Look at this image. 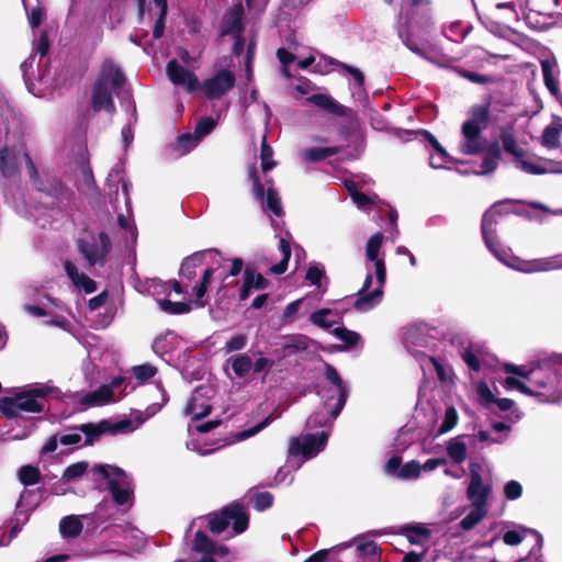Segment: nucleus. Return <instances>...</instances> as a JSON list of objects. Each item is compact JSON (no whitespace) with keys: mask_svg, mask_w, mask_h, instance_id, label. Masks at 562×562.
<instances>
[{"mask_svg":"<svg viewBox=\"0 0 562 562\" xmlns=\"http://www.w3.org/2000/svg\"><path fill=\"white\" fill-rule=\"evenodd\" d=\"M218 252L214 249L196 251L183 259L180 267V281H172V290L177 294L186 293L192 300L188 302H171L169 300H157L161 311L172 314H186L192 308H200L205 306L204 296L207 291L209 283L216 271L214 266L203 269L201 278L191 285V281L196 277V270L203 266L207 259L217 262Z\"/></svg>","mask_w":562,"mask_h":562,"instance_id":"nucleus-1","label":"nucleus"},{"mask_svg":"<svg viewBox=\"0 0 562 562\" xmlns=\"http://www.w3.org/2000/svg\"><path fill=\"white\" fill-rule=\"evenodd\" d=\"M505 371L515 374L507 376L504 386L507 390H518L535 397L540 403L558 404L562 402V374L553 359L543 361L529 370L515 364H506Z\"/></svg>","mask_w":562,"mask_h":562,"instance_id":"nucleus-2","label":"nucleus"},{"mask_svg":"<svg viewBox=\"0 0 562 562\" xmlns=\"http://www.w3.org/2000/svg\"><path fill=\"white\" fill-rule=\"evenodd\" d=\"M157 389L161 392V404H153L147 409L150 411L143 417L142 414H137L135 418H124L121 420H101L98 424H85L79 428H72L66 434H61L59 436V442L64 446H87L92 445L94 441L99 439L101 435H116V434H128L137 428H139L145 420L151 415L156 414L162 405L168 402V397L166 391L162 389L161 384H157Z\"/></svg>","mask_w":562,"mask_h":562,"instance_id":"nucleus-3","label":"nucleus"},{"mask_svg":"<svg viewBox=\"0 0 562 562\" xmlns=\"http://www.w3.org/2000/svg\"><path fill=\"white\" fill-rule=\"evenodd\" d=\"M495 216L496 210L494 207L484 213L482 218V234L486 247L501 262L524 273L548 272L562 269V254L532 260H521L513 256L512 250L504 247L496 236Z\"/></svg>","mask_w":562,"mask_h":562,"instance_id":"nucleus-4","label":"nucleus"},{"mask_svg":"<svg viewBox=\"0 0 562 562\" xmlns=\"http://www.w3.org/2000/svg\"><path fill=\"white\" fill-rule=\"evenodd\" d=\"M60 395L61 391L50 381L27 384L12 396L0 397V412L9 418L23 414H43L49 411L48 401L59 398Z\"/></svg>","mask_w":562,"mask_h":562,"instance_id":"nucleus-5","label":"nucleus"},{"mask_svg":"<svg viewBox=\"0 0 562 562\" xmlns=\"http://www.w3.org/2000/svg\"><path fill=\"white\" fill-rule=\"evenodd\" d=\"M333 411L334 406L330 409H325L322 406L321 409L308 417L306 422L307 429L313 430L316 428H327V430H322L315 435L307 434L301 438H291L289 443L290 457L302 456L304 460H308L316 457L325 449L331 426L336 420V418L333 417Z\"/></svg>","mask_w":562,"mask_h":562,"instance_id":"nucleus-6","label":"nucleus"},{"mask_svg":"<svg viewBox=\"0 0 562 562\" xmlns=\"http://www.w3.org/2000/svg\"><path fill=\"white\" fill-rule=\"evenodd\" d=\"M124 80L122 70L111 59L104 60L92 91L93 110H104L113 114L115 112L113 94L123 86Z\"/></svg>","mask_w":562,"mask_h":562,"instance_id":"nucleus-7","label":"nucleus"},{"mask_svg":"<svg viewBox=\"0 0 562 562\" xmlns=\"http://www.w3.org/2000/svg\"><path fill=\"white\" fill-rule=\"evenodd\" d=\"M490 121V104L474 105L469 112V119L461 126L459 150L464 155H476L484 150L486 140L482 132Z\"/></svg>","mask_w":562,"mask_h":562,"instance_id":"nucleus-8","label":"nucleus"},{"mask_svg":"<svg viewBox=\"0 0 562 562\" xmlns=\"http://www.w3.org/2000/svg\"><path fill=\"white\" fill-rule=\"evenodd\" d=\"M93 474L106 481L114 502L119 505H131L133 499V482L123 470L112 465H95Z\"/></svg>","mask_w":562,"mask_h":562,"instance_id":"nucleus-9","label":"nucleus"},{"mask_svg":"<svg viewBox=\"0 0 562 562\" xmlns=\"http://www.w3.org/2000/svg\"><path fill=\"white\" fill-rule=\"evenodd\" d=\"M78 250L89 267H104L112 249L111 240L106 233H86L77 241Z\"/></svg>","mask_w":562,"mask_h":562,"instance_id":"nucleus-10","label":"nucleus"},{"mask_svg":"<svg viewBox=\"0 0 562 562\" xmlns=\"http://www.w3.org/2000/svg\"><path fill=\"white\" fill-rule=\"evenodd\" d=\"M249 517L241 504L234 503L224 507L221 513L209 516L210 530L213 533L223 532L231 524L234 535L243 533L248 528Z\"/></svg>","mask_w":562,"mask_h":562,"instance_id":"nucleus-11","label":"nucleus"},{"mask_svg":"<svg viewBox=\"0 0 562 562\" xmlns=\"http://www.w3.org/2000/svg\"><path fill=\"white\" fill-rule=\"evenodd\" d=\"M236 83V76L229 68L214 67L210 77L200 82L199 92L209 100H218L229 91Z\"/></svg>","mask_w":562,"mask_h":562,"instance_id":"nucleus-12","label":"nucleus"},{"mask_svg":"<svg viewBox=\"0 0 562 562\" xmlns=\"http://www.w3.org/2000/svg\"><path fill=\"white\" fill-rule=\"evenodd\" d=\"M25 162L29 176H36V167L22 145L4 146L0 150V172L5 178H12L20 171L22 162Z\"/></svg>","mask_w":562,"mask_h":562,"instance_id":"nucleus-13","label":"nucleus"},{"mask_svg":"<svg viewBox=\"0 0 562 562\" xmlns=\"http://www.w3.org/2000/svg\"><path fill=\"white\" fill-rule=\"evenodd\" d=\"M367 276L363 282L362 288L358 291L357 300L353 303L355 308L358 312H368L375 307L382 300L383 296V286L384 284H381L376 281V286L369 291L370 286L372 285L373 281V272L374 268L370 265H366Z\"/></svg>","mask_w":562,"mask_h":562,"instance_id":"nucleus-14","label":"nucleus"},{"mask_svg":"<svg viewBox=\"0 0 562 562\" xmlns=\"http://www.w3.org/2000/svg\"><path fill=\"white\" fill-rule=\"evenodd\" d=\"M249 179L252 182V195L257 201H260L262 209L266 212L270 211L278 217L282 216L283 211L278 192L272 188H268L265 198V188L258 178V170L255 166L249 168Z\"/></svg>","mask_w":562,"mask_h":562,"instance_id":"nucleus-15","label":"nucleus"},{"mask_svg":"<svg viewBox=\"0 0 562 562\" xmlns=\"http://www.w3.org/2000/svg\"><path fill=\"white\" fill-rule=\"evenodd\" d=\"M168 79L178 87H182L188 93L199 92L200 80L198 76L182 66L178 60L171 59L166 67Z\"/></svg>","mask_w":562,"mask_h":562,"instance_id":"nucleus-16","label":"nucleus"},{"mask_svg":"<svg viewBox=\"0 0 562 562\" xmlns=\"http://www.w3.org/2000/svg\"><path fill=\"white\" fill-rule=\"evenodd\" d=\"M32 186L40 192L45 193L56 200L63 201L69 199L72 192H69L60 182V180L49 172L40 173L36 170V176H30Z\"/></svg>","mask_w":562,"mask_h":562,"instance_id":"nucleus-17","label":"nucleus"},{"mask_svg":"<svg viewBox=\"0 0 562 562\" xmlns=\"http://www.w3.org/2000/svg\"><path fill=\"white\" fill-rule=\"evenodd\" d=\"M513 162L517 169L528 175H544L562 171L557 167V162L527 154L526 151H524L521 155H518L517 158L513 160Z\"/></svg>","mask_w":562,"mask_h":562,"instance_id":"nucleus-18","label":"nucleus"},{"mask_svg":"<svg viewBox=\"0 0 562 562\" xmlns=\"http://www.w3.org/2000/svg\"><path fill=\"white\" fill-rule=\"evenodd\" d=\"M383 235L376 233L372 235L366 246L367 263L374 268V274L376 281L381 284H385L386 281V269L384 257L380 255L382 247Z\"/></svg>","mask_w":562,"mask_h":562,"instance_id":"nucleus-19","label":"nucleus"},{"mask_svg":"<svg viewBox=\"0 0 562 562\" xmlns=\"http://www.w3.org/2000/svg\"><path fill=\"white\" fill-rule=\"evenodd\" d=\"M210 393L212 390L209 386L196 387L186 406V414L192 416L194 420L207 416L211 412Z\"/></svg>","mask_w":562,"mask_h":562,"instance_id":"nucleus-20","label":"nucleus"},{"mask_svg":"<svg viewBox=\"0 0 562 562\" xmlns=\"http://www.w3.org/2000/svg\"><path fill=\"white\" fill-rule=\"evenodd\" d=\"M324 374L329 384L334 385V391L337 393V402L335 403L333 411V417L337 418L347 402L349 389L347 383L342 381L338 371L331 364H325Z\"/></svg>","mask_w":562,"mask_h":562,"instance_id":"nucleus-21","label":"nucleus"},{"mask_svg":"<svg viewBox=\"0 0 562 562\" xmlns=\"http://www.w3.org/2000/svg\"><path fill=\"white\" fill-rule=\"evenodd\" d=\"M121 384L122 379L116 378L110 384L101 385L98 390L81 395L79 403L86 407L105 405L114 401L113 391Z\"/></svg>","mask_w":562,"mask_h":562,"instance_id":"nucleus-22","label":"nucleus"},{"mask_svg":"<svg viewBox=\"0 0 562 562\" xmlns=\"http://www.w3.org/2000/svg\"><path fill=\"white\" fill-rule=\"evenodd\" d=\"M490 493L491 486L483 483V479L477 471L471 470L470 484L467 491L471 505L487 508V497Z\"/></svg>","mask_w":562,"mask_h":562,"instance_id":"nucleus-23","label":"nucleus"},{"mask_svg":"<svg viewBox=\"0 0 562 562\" xmlns=\"http://www.w3.org/2000/svg\"><path fill=\"white\" fill-rule=\"evenodd\" d=\"M243 16H244V8L241 2H237L233 4L229 10L225 13L222 26H221V35L225 36L228 34H239L243 32Z\"/></svg>","mask_w":562,"mask_h":562,"instance_id":"nucleus-24","label":"nucleus"},{"mask_svg":"<svg viewBox=\"0 0 562 562\" xmlns=\"http://www.w3.org/2000/svg\"><path fill=\"white\" fill-rule=\"evenodd\" d=\"M528 538H531L533 541L532 548H537V551H541L543 543L542 536L532 529L519 527L513 530H508L503 535V542L507 546L514 547L520 544Z\"/></svg>","mask_w":562,"mask_h":562,"instance_id":"nucleus-25","label":"nucleus"},{"mask_svg":"<svg viewBox=\"0 0 562 562\" xmlns=\"http://www.w3.org/2000/svg\"><path fill=\"white\" fill-rule=\"evenodd\" d=\"M397 34H398L400 38L402 40L403 44L411 52L422 56L423 58H425V59H427L429 61L438 63V60L436 58V54L431 49H429L423 43H417V41H415L413 38V36L411 35L409 26L408 25L407 26L398 25Z\"/></svg>","mask_w":562,"mask_h":562,"instance_id":"nucleus-26","label":"nucleus"},{"mask_svg":"<svg viewBox=\"0 0 562 562\" xmlns=\"http://www.w3.org/2000/svg\"><path fill=\"white\" fill-rule=\"evenodd\" d=\"M344 317V311L339 308H321L310 315V322L323 329H329L339 324Z\"/></svg>","mask_w":562,"mask_h":562,"instance_id":"nucleus-27","label":"nucleus"},{"mask_svg":"<svg viewBox=\"0 0 562 562\" xmlns=\"http://www.w3.org/2000/svg\"><path fill=\"white\" fill-rule=\"evenodd\" d=\"M180 345V337L175 331H166L159 335L153 342V351L160 358L175 351Z\"/></svg>","mask_w":562,"mask_h":562,"instance_id":"nucleus-28","label":"nucleus"},{"mask_svg":"<svg viewBox=\"0 0 562 562\" xmlns=\"http://www.w3.org/2000/svg\"><path fill=\"white\" fill-rule=\"evenodd\" d=\"M65 270L74 285L83 290L86 293H93L97 291V283L86 273L80 272L77 266L70 261H66Z\"/></svg>","mask_w":562,"mask_h":562,"instance_id":"nucleus-29","label":"nucleus"},{"mask_svg":"<svg viewBox=\"0 0 562 562\" xmlns=\"http://www.w3.org/2000/svg\"><path fill=\"white\" fill-rule=\"evenodd\" d=\"M307 101L338 116H347L349 112L348 108L338 103L335 99L327 94L315 93L308 97Z\"/></svg>","mask_w":562,"mask_h":562,"instance_id":"nucleus-30","label":"nucleus"},{"mask_svg":"<svg viewBox=\"0 0 562 562\" xmlns=\"http://www.w3.org/2000/svg\"><path fill=\"white\" fill-rule=\"evenodd\" d=\"M228 367L235 378L243 379L252 370V359L247 353H238L226 360L225 369Z\"/></svg>","mask_w":562,"mask_h":562,"instance_id":"nucleus-31","label":"nucleus"},{"mask_svg":"<svg viewBox=\"0 0 562 562\" xmlns=\"http://www.w3.org/2000/svg\"><path fill=\"white\" fill-rule=\"evenodd\" d=\"M312 340L304 335H294L284 339L282 344L280 355L282 357H291L299 352L305 351L308 349Z\"/></svg>","mask_w":562,"mask_h":562,"instance_id":"nucleus-32","label":"nucleus"},{"mask_svg":"<svg viewBox=\"0 0 562 562\" xmlns=\"http://www.w3.org/2000/svg\"><path fill=\"white\" fill-rule=\"evenodd\" d=\"M448 457L457 464L465 461L468 456V446L462 436H457L446 442Z\"/></svg>","mask_w":562,"mask_h":562,"instance_id":"nucleus-33","label":"nucleus"},{"mask_svg":"<svg viewBox=\"0 0 562 562\" xmlns=\"http://www.w3.org/2000/svg\"><path fill=\"white\" fill-rule=\"evenodd\" d=\"M427 138L432 146L434 150L430 151L429 165L431 168L439 169L446 168V165L451 161L450 155L438 143V140L429 133L426 132Z\"/></svg>","mask_w":562,"mask_h":562,"instance_id":"nucleus-34","label":"nucleus"},{"mask_svg":"<svg viewBox=\"0 0 562 562\" xmlns=\"http://www.w3.org/2000/svg\"><path fill=\"white\" fill-rule=\"evenodd\" d=\"M82 522L78 516L69 515L61 518L59 531L64 538H77L82 531Z\"/></svg>","mask_w":562,"mask_h":562,"instance_id":"nucleus-35","label":"nucleus"},{"mask_svg":"<svg viewBox=\"0 0 562 562\" xmlns=\"http://www.w3.org/2000/svg\"><path fill=\"white\" fill-rule=\"evenodd\" d=\"M338 153L337 147H312L302 151L303 160L307 162H317L331 157Z\"/></svg>","mask_w":562,"mask_h":562,"instance_id":"nucleus-36","label":"nucleus"},{"mask_svg":"<svg viewBox=\"0 0 562 562\" xmlns=\"http://www.w3.org/2000/svg\"><path fill=\"white\" fill-rule=\"evenodd\" d=\"M23 7L26 11L29 23L32 27H37L44 18V8L37 0H22Z\"/></svg>","mask_w":562,"mask_h":562,"instance_id":"nucleus-37","label":"nucleus"},{"mask_svg":"<svg viewBox=\"0 0 562 562\" xmlns=\"http://www.w3.org/2000/svg\"><path fill=\"white\" fill-rule=\"evenodd\" d=\"M541 70L547 88L552 94H557L559 87L555 80V63L549 59L541 60Z\"/></svg>","mask_w":562,"mask_h":562,"instance_id":"nucleus-38","label":"nucleus"},{"mask_svg":"<svg viewBox=\"0 0 562 562\" xmlns=\"http://www.w3.org/2000/svg\"><path fill=\"white\" fill-rule=\"evenodd\" d=\"M499 159L501 150L495 146L485 154L481 164V169L480 171H476V175H488L494 172L498 166Z\"/></svg>","mask_w":562,"mask_h":562,"instance_id":"nucleus-39","label":"nucleus"},{"mask_svg":"<svg viewBox=\"0 0 562 562\" xmlns=\"http://www.w3.org/2000/svg\"><path fill=\"white\" fill-rule=\"evenodd\" d=\"M333 335L345 344L344 349H350L361 342V336L357 331L350 330L346 327H336Z\"/></svg>","mask_w":562,"mask_h":562,"instance_id":"nucleus-40","label":"nucleus"},{"mask_svg":"<svg viewBox=\"0 0 562 562\" xmlns=\"http://www.w3.org/2000/svg\"><path fill=\"white\" fill-rule=\"evenodd\" d=\"M199 143L200 140L193 135V133H186L177 138L173 149L179 156H183L195 148Z\"/></svg>","mask_w":562,"mask_h":562,"instance_id":"nucleus-41","label":"nucleus"},{"mask_svg":"<svg viewBox=\"0 0 562 562\" xmlns=\"http://www.w3.org/2000/svg\"><path fill=\"white\" fill-rule=\"evenodd\" d=\"M486 514L487 508L471 506V510L461 519L459 525L463 530H471L486 516Z\"/></svg>","mask_w":562,"mask_h":562,"instance_id":"nucleus-42","label":"nucleus"},{"mask_svg":"<svg viewBox=\"0 0 562 562\" xmlns=\"http://www.w3.org/2000/svg\"><path fill=\"white\" fill-rule=\"evenodd\" d=\"M501 142L503 145V148L506 153L513 155L514 159L517 158L518 155H521L524 153V149H521L516 142V138L514 136V133L509 128H504L501 132Z\"/></svg>","mask_w":562,"mask_h":562,"instance_id":"nucleus-43","label":"nucleus"},{"mask_svg":"<svg viewBox=\"0 0 562 562\" xmlns=\"http://www.w3.org/2000/svg\"><path fill=\"white\" fill-rule=\"evenodd\" d=\"M279 249L282 254V259L279 263L271 267V272L274 274H282L285 272L289 259L291 257L290 243L284 236H280Z\"/></svg>","mask_w":562,"mask_h":562,"instance_id":"nucleus-44","label":"nucleus"},{"mask_svg":"<svg viewBox=\"0 0 562 562\" xmlns=\"http://www.w3.org/2000/svg\"><path fill=\"white\" fill-rule=\"evenodd\" d=\"M346 187L350 193V196L353 201V203L360 209V210H367L368 205H371L374 203V199L366 195L364 193L357 190L356 184L353 182H347Z\"/></svg>","mask_w":562,"mask_h":562,"instance_id":"nucleus-45","label":"nucleus"},{"mask_svg":"<svg viewBox=\"0 0 562 562\" xmlns=\"http://www.w3.org/2000/svg\"><path fill=\"white\" fill-rule=\"evenodd\" d=\"M423 327L411 326L404 334V342L406 347L409 346H426V338L422 335Z\"/></svg>","mask_w":562,"mask_h":562,"instance_id":"nucleus-46","label":"nucleus"},{"mask_svg":"<svg viewBox=\"0 0 562 562\" xmlns=\"http://www.w3.org/2000/svg\"><path fill=\"white\" fill-rule=\"evenodd\" d=\"M247 344H248L247 335L236 334L226 340V342L223 347V350L225 353L237 352V351L245 349Z\"/></svg>","mask_w":562,"mask_h":562,"instance_id":"nucleus-47","label":"nucleus"},{"mask_svg":"<svg viewBox=\"0 0 562 562\" xmlns=\"http://www.w3.org/2000/svg\"><path fill=\"white\" fill-rule=\"evenodd\" d=\"M273 150L267 143V135L262 136L261 140V167L265 172L271 170L276 166V161L272 160Z\"/></svg>","mask_w":562,"mask_h":562,"instance_id":"nucleus-48","label":"nucleus"},{"mask_svg":"<svg viewBox=\"0 0 562 562\" xmlns=\"http://www.w3.org/2000/svg\"><path fill=\"white\" fill-rule=\"evenodd\" d=\"M156 373L157 368L149 363L139 364L132 368L133 376L140 383H144L147 380L154 378Z\"/></svg>","mask_w":562,"mask_h":562,"instance_id":"nucleus-49","label":"nucleus"},{"mask_svg":"<svg viewBox=\"0 0 562 562\" xmlns=\"http://www.w3.org/2000/svg\"><path fill=\"white\" fill-rule=\"evenodd\" d=\"M422 471V464L415 460L403 464L397 473V476L402 480L417 479Z\"/></svg>","mask_w":562,"mask_h":562,"instance_id":"nucleus-50","label":"nucleus"},{"mask_svg":"<svg viewBox=\"0 0 562 562\" xmlns=\"http://www.w3.org/2000/svg\"><path fill=\"white\" fill-rule=\"evenodd\" d=\"M356 542L357 550L361 555L373 558L379 555L380 549L374 541L368 540L366 537H360L356 539Z\"/></svg>","mask_w":562,"mask_h":562,"instance_id":"nucleus-51","label":"nucleus"},{"mask_svg":"<svg viewBox=\"0 0 562 562\" xmlns=\"http://www.w3.org/2000/svg\"><path fill=\"white\" fill-rule=\"evenodd\" d=\"M215 126L216 121L213 117L204 116L196 123L193 135L201 142V139L209 135Z\"/></svg>","mask_w":562,"mask_h":562,"instance_id":"nucleus-52","label":"nucleus"},{"mask_svg":"<svg viewBox=\"0 0 562 562\" xmlns=\"http://www.w3.org/2000/svg\"><path fill=\"white\" fill-rule=\"evenodd\" d=\"M77 187L82 191H91L94 189V177L88 164L81 166V178L77 181Z\"/></svg>","mask_w":562,"mask_h":562,"instance_id":"nucleus-53","label":"nucleus"},{"mask_svg":"<svg viewBox=\"0 0 562 562\" xmlns=\"http://www.w3.org/2000/svg\"><path fill=\"white\" fill-rule=\"evenodd\" d=\"M542 145L549 149L560 146V132L557 127L547 126L541 136Z\"/></svg>","mask_w":562,"mask_h":562,"instance_id":"nucleus-54","label":"nucleus"},{"mask_svg":"<svg viewBox=\"0 0 562 562\" xmlns=\"http://www.w3.org/2000/svg\"><path fill=\"white\" fill-rule=\"evenodd\" d=\"M19 480L25 486L34 485L40 480V471L32 465H24L19 471Z\"/></svg>","mask_w":562,"mask_h":562,"instance_id":"nucleus-55","label":"nucleus"},{"mask_svg":"<svg viewBox=\"0 0 562 562\" xmlns=\"http://www.w3.org/2000/svg\"><path fill=\"white\" fill-rule=\"evenodd\" d=\"M458 423V413L453 406L446 408L443 420L439 427V434H446L450 431Z\"/></svg>","mask_w":562,"mask_h":562,"instance_id":"nucleus-56","label":"nucleus"},{"mask_svg":"<svg viewBox=\"0 0 562 562\" xmlns=\"http://www.w3.org/2000/svg\"><path fill=\"white\" fill-rule=\"evenodd\" d=\"M325 270L323 265L321 263H313L307 269L305 279L313 285H316L318 288L322 286V280L324 279Z\"/></svg>","mask_w":562,"mask_h":562,"instance_id":"nucleus-57","label":"nucleus"},{"mask_svg":"<svg viewBox=\"0 0 562 562\" xmlns=\"http://www.w3.org/2000/svg\"><path fill=\"white\" fill-rule=\"evenodd\" d=\"M88 468L87 462H77L67 467L64 471L63 479L67 482L74 481L80 477Z\"/></svg>","mask_w":562,"mask_h":562,"instance_id":"nucleus-58","label":"nucleus"},{"mask_svg":"<svg viewBox=\"0 0 562 562\" xmlns=\"http://www.w3.org/2000/svg\"><path fill=\"white\" fill-rule=\"evenodd\" d=\"M273 503V496L269 492H260L254 495L252 504L254 508L262 512L269 508Z\"/></svg>","mask_w":562,"mask_h":562,"instance_id":"nucleus-59","label":"nucleus"},{"mask_svg":"<svg viewBox=\"0 0 562 562\" xmlns=\"http://www.w3.org/2000/svg\"><path fill=\"white\" fill-rule=\"evenodd\" d=\"M318 394L323 400V407L325 409H330L337 402V393L334 391V385L322 386Z\"/></svg>","mask_w":562,"mask_h":562,"instance_id":"nucleus-60","label":"nucleus"},{"mask_svg":"<svg viewBox=\"0 0 562 562\" xmlns=\"http://www.w3.org/2000/svg\"><path fill=\"white\" fill-rule=\"evenodd\" d=\"M274 418L270 415L268 416L267 418H265L262 422L256 424L254 427L247 429V430H244L241 432H239L236 438L238 440H245L247 438H250L251 436H255L256 434H258L259 431H261L263 428H266L269 424H271V422L273 420Z\"/></svg>","mask_w":562,"mask_h":562,"instance_id":"nucleus-61","label":"nucleus"},{"mask_svg":"<svg viewBox=\"0 0 562 562\" xmlns=\"http://www.w3.org/2000/svg\"><path fill=\"white\" fill-rule=\"evenodd\" d=\"M522 494V486L518 481L510 480L504 486V495L509 501L518 499Z\"/></svg>","mask_w":562,"mask_h":562,"instance_id":"nucleus-62","label":"nucleus"},{"mask_svg":"<svg viewBox=\"0 0 562 562\" xmlns=\"http://www.w3.org/2000/svg\"><path fill=\"white\" fill-rule=\"evenodd\" d=\"M148 290L153 295L168 294L172 290V281L162 282L158 279H153L148 283Z\"/></svg>","mask_w":562,"mask_h":562,"instance_id":"nucleus-63","label":"nucleus"},{"mask_svg":"<svg viewBox=\"0 0 562 562\" xmlns=\"http://www.w3.org/2000/svg\"><path fill=\"white\" fill-rule=\"evenodd\" d=\"M254 281H255V273L249 270H246L245 276H244V283L239 290V299L241 301H245L248 299L250 291L254 286Z\"/></svg>","mask_w":562,"mask_h":562,"instance_id":"nucleus-64","label":"nucleus"}]
</instances>
